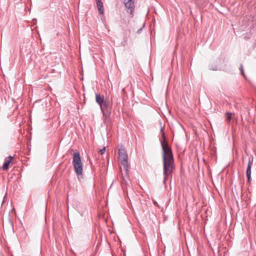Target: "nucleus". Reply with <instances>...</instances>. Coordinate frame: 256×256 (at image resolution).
<instances>
[{"label": "nucleus", "mask_w": 256, "mask_h": 256, "mask_svg": "<svg viewBox=\"0 0 256 256\" xmlns=\"http://www.w3.org/2000/svg\"><path fill=\"white\" fill-rule=\"evenodd\" d=\"M124 4L126 8L130 10V13L132 14L134 10V0H124Z\"/></svg>", "instance_id": "6"}, {"label": "nucleus", "mask_w": 256, "mask_h": 256, "mask_svg": "<svg viewBox=\"0 0 256 256\" xmlns=\"http://www.w3.org/2000/svg\"><path fill=\"white\" fill-rule=\"evenodd\" d=\"M142 28H140V29L137 31V32H138V34H139V33L141 32V30H142Z\"/></svg>", "instance_id": "13"}, {"label": "nucleus", "mask_w": 256, "mask_h": 256, "mask_svg": "<svg viewBox=\"0 0 256 256\" xmlns=\"http://www.w3.org/2000/svg\"><path fill=\"white\" fill-rule=\"evenodd\" d=\"M232 113L229 112H226V118L228 122H230L232 118Z\"/></svg>", "instance_id": "9"}, {"label": "nucleus", "mask_w": 256, "mask_h": 256, "mask_svg": "<svg viewBox=\"0 0 256 256\" xmlns=\"http://www.w3.org/2000/svg\"><path fill=\"white\" fill-rule=\"evenodd\" d=\"M118 155H119V160L121 164L123 166L124 170L125 171L124 176V174L122 172L121 168L120 172H121V176H122V180L121 183L122 184L126 185L127 180L126 179L128 178V168L129 166L128 164V156L126 150L124 148H121L118 150Z\"/></svg>", "instance_id": "3"}, {"label": "nucleus", "mask_w": 256, "mask_h": 256, "mask_svg": "<svg viewBox=\"0 0 256 256\" xmlns=\"http://www.w3.org/2000/svg\"><path fill=\"white\" fill-rule=\"evenodd\" d=\"M96 2H98V1H101V0H96Z\"/></svg>", "instance_id": "14"}, {"label": "nucleus", "mask_w": 256, "mask_h": 256, "mask_svg": "<svg viewBox=\"0 0 256 256\" xmlns=\"http://www.w3.org/2000/svg\"><path fill=\"white\" fill-rule=\"evenodd\" d=\"M96 101L100 106V110L104 117V122L106 123L109 118L112 108V103L108 99L105 98L104 96L98 93L95 94Z\"/></svg>", "instance_id": "2"}, {"label": "nucleus", "mask_w": 256, "mask_h": 256, "mask_svg": "<svg viewBox=\"0 0 256 256\" xmlns=\"http://www.w3.org/2000/svg\"><path fill=\"white\" fill-rule=\"evenodd\" d=\"M72 164L76 175L78 176L82 175V164L80 154L78 152H75L74 153Z\"/></svg>", "instance_id": "4"}, {"label": "nucleus", "mask_w": 256, "mask_h": 256, "mask_svg": "<svg viewBox=\"0 0 256 256\" xmlns=\"http://www.w3.org/2000/svg\"><path fill=\"white\" fill-rule=\"evenodd\" d=\"M96 6L98 8V12L100 14H104V7L103 3L102 1L96 2Z\"/></svg>", "instance_id": "8"}, {"label": "nucleus", "mask_w": 256, "mask_h": 256, "mask_svg": "<svg viewBox=\"0 0 256 256\" xmlns=\"http://www.w3.org/2000/svg\"><path fill=\"white\" fill-rule=\"evenodd\" d=\"M126 40H124V42L126 43Z\"/></svg>", "instance_id": "15"}, {"label": "nucleus", "mask_w": 256, "mask_h": 256, "mask_svg": "<svg viewBox=\"0 0 256 256\" xmlns=\"http://www.w3.org/2000/svg\"><path fill=\"white\" fill-rule=\"evenodd\" d=\"M106 151V148L105 147H104L102 149L100 150H99V152L102 154H104V152H105Z\"/></svg>", "instance_id": "11"}, {"label": "nucleus", "mask_w": 256, "mask_h": 256, "mask_svg": "<svg viewBox=\"0 0 256 256\" xmlns=\"http://www.w3.org/2000/svg\"><path fill=\"white\" fill-rule=\"evenodd\" d=\"M210 70H218V66H210Z\"/></svg>", "instance_id": "10"}, {"label": "nucleus", "mask_w": 256, "mask_h": 256, "mask_svg": "<svg viewBox=\"0 0 256 256\" xmlns=\"http://www.w3.org/2000/svg\"><path fill=\"white\" fill-rule=\"evenodd\" d=\"M14 160V157L10 156L8 158L4 160V162L2 166V168L4 170H6L8 168L10 164Z\"/></svg>", "instance_id": "7"}, {"label": "nucleus", "mask_w": 256, "mask_h": 256, "mask_svg": "<svg viewBox=\"0 0 256 256\" xmlns=\"http://www.w3.org/2000/svg\"><path fill=\"white\" fill-rule=\"evenodd\" d=\"M163 140L161 142V145L162 150V161L164 166V182L168 180L169 176H170L174 168V160L171 148L166 142L164 132L161 128Z\"/></svg>", "instance_id": "1"}, {"label": "nucleus", "mask_w": 256, "mask_h": 256, "mask_svg": "<svg viewBox=\"0 0 256 256\" xmlns=\"http://www.w3.org/2000/svg\"><path fill=\"white\" fill-rule=\"evenodd\" d=\"M253 164V159L248 158V166L246 170V176L248 178V183L250 184L251 181V168Z\"/></svg>", "instance_id": "5"}, {"label": "nucleus", "mask_w": 256, "mask_h": 256, "mask_svg": "<svg viewBox=\"0 0 256 256\" xmlns=\"http://www.w3.org/2000/svg\"><path fill=\"white\" fill-rule=\"evenodd\" d=\"M240 72H241V74L243 75H244V70L242 68V64H241V66H240Z\"/></svg>", "instance_id": "12"}]
</instances>
